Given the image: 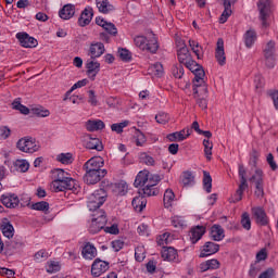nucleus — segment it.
<instances>
[{
    "instance_id": "obj_41",
    "label": "nucleus",
    "mask_w": 278,
    "mask_h": 278,
    "mask_svg": "<svg viewBox=\"0 0 278 278\" xmlns=\"http://www.w3.org/2000/svg\"><path fill=\"white\" fill-rule=\"evenodd\" d=\"M203 188L207 194L212 192V175H210V172L207 170L203 172Z\"/></svg>"
},
{
    "instance_id": "obj_43",
    "label": "nucleus",
    "mask_w": 278,
    "mask_h": 278,
    "mask_svg": "<svg viewBox=\"0 0 278 278\" xmlns=\"http://www.w3.org/2000/svg\"><path fill=\"white\" fill-rule=\"evenodd\" d=\"M30 210H36L37 212H49V202L47 201H41V202H36L30 205Z\"/></svg>"
},
{
    "instance_id": "obj_23",
    "label": "nucleus",
    "mask_w": 278,
    "mask_h": 278,
    "mask_svg": "<svg viewBox=\"0 0 278 278\" xmlns=\"http://www.w3.org/2000/svg\"><path fill=\"white\" fill-rule=\"evenodd\" d=\"M238 0H224V11L219 17V23H227V20L231 16V5H233Z\"/></svg>"
},
{
    "instance_id": "obj_64",
    "label": "nucleus",
    "mask_w": 278,
    "mask_h": 278,
    "mask_svg": "<svg viewBox=\"0 0 278 278\" xmlns=\"http://www.w3.org/2000/svg\"><path fill=\"white\" fill-rule=\"evenodd\" d=\"M258 278H275V269L267 268L258 276Z\"/></svg>"
},
{
    "instance_id": "obj_19",
    "label": "nucleus",
    "mask_w": 278,
    "mask_h": 278,
    "mask_svg": "<svg viewBox=\"0 0 278 278\" xmlns=\"http://www.w3.org/2000/svg\"><path fill=\"white\" fill-rule=\"evenodd\" d=\"M215 58H216L219 66H225V64L227 62V56H225V42L223 41V39L217 40Z\"/></svg>"
},
{
    "instance_id": "obj_10",
    "label": "nucleus",
    "mask_w": 278,
    "mask_h": 278,
    "mask_svg": "<svg viewBox=\"0 0 278 278\" xmlns=\"http://www.w3.org/2000/svg\"><path fill=\"white\" fill-rule=\"evenodd\" d=\"M275 51H276L275 41L273 40L267 42L263 49V55L265 58V66H267V68H275V62H276Z\"/></svg>"
},
{
    "instance_id": "obj_52",
    "label": "nucleus",
    "mask_w": 278,
    "mask_h": 278,
    "mask_svg": "<svg viewBox=\"0 0 278 278\" xmlns=\"http://www.w3.org/2000/svg\"><path fill=\"white\" fill-rule=\"evenodd\" d=\"M31 112L35 114V116H39L40 118H47V116H49V114H51V112H49V110H45V109H42V106L33 108Z\"/></svg>"
},
{
    "instance_id": "obj_17",
    "label": "nucleus",
    "mask_w": 278,
    "mask_h": 278,
    "mask_svg": "<svg viewBox=\"0 0 278 278\" xmlns=\"http://www.w3.org/2000/svg\"><path fill=\"white\" fill-rule=\"evenodd\" d=\"M218 251H220L219 244L212 241H207L202 247L200 257H210V255H214L215 253H218Z\"/></svg>"
},
{
    "instance_id": "obj_20",
    "label": "nucleus",
    "mask_w": 278,
    "mask_h": 278,
    "mask_svg": "<svg viewBox=\"0 0 278 278\" xmlns=\"http://www.w3.org/2000/svg\"><path fill=\"white\" fill-rule=\"evenodd\" d=\"M105 53V46L101 42L91 43L89 47V55L91 60H97Z\"/></svg>"
},
{
    "instance_id": "obj_46",
    "label": "nucleus",
    "mask_w": 278,
    "mask_h": 278,
    "mask_svg": "<svg viewBox=\"0 0 278 278\" xmlns=\"http://www.w3.org/2000/svg\"><path fill=\"white\" fill-rule=\"evenodd\" d=\"M12 108L13 110H17L18 112H21V114H24L25 116L29 114V108L23 105L18 100L13 101Z\"/></svg>"
},
{
    "instance_id": "obj_12",
    "label": "nucleus",
    "mask_w": 278,
    "mask_h": 278,
    "mask_svg": "<svg viewBox=\"0 0 278 278\" xmlns=\"http://www.w3.org/2000/svg\"><path fill=\"white\" fill-rule=\"evenodd\" d=\"M16 38L20 41V45L25 49H34V47H38V40L27 33H17Z\"/></svg>"
},
{
    "instance_id": "obj_32",
    "label": "nucleus",
    "mask_w": 278,
    "mask_h": 278,
    "mask_svg": "<svg viewBox=\"0 0 278 278\" xmlns=\"http://www.w3.org/2000/svg\"><path fill=\"white\" fill-rule=\"evenodd\" d=\"M149 181V172L142 170L139 172L138 175L136 176L134 186L135 188H140V186H147Z\"/></svg>"
},
{
    "instance_id": "obj_3",
    "label": "nucleus",
    "mask_w": 278,
    "mask_h": 278,
    "mask_svg": "<svg viewBox=\"0 0 278 278\" xmlns=\"http://www.w3.org/2000/svg\"><path fill=\"white\" fill-rule=\"evenodd\" d=\"M90 212H93L90 231L92 233H99L101 229L105 228V225L108 224V216H105V211L100 208L90 210Z\"/></svg>"
},
{
    "instance_id": "obj_63",
    "label": "nucleus",
    "mask_w": 278,
    "mask_h": 278,
    "mask_svg": "<svg viewBox=\"0 0 278 278\" xmlns=\"http://www.w3.org/2000/svg\"><path fill=\"white\" fill-rule=\"evenodd\" d=\"M88 94V103H90V105H92L93 108H97V105H99V100H97V94L94 93V90H89Z\"/></svg>"
},
{
    "instance_id": "obj_2",
    "label": "nucleus",
    "mask_w": 278,
    "mask_h": 278,
    "mask_svg": "<svg viewBox=\"0 0 278 278\" xmlns=\"http://www.w3.org/2000/svg\"><path fill=\"white\" fill-rule=\"evenodd\" d=\"M239 179L240 184L238 189L236 190L235 194L230 199V203H238L242 199L244 194V190L249 188V182L247 181V169L244 168L243 164H239Z\"/></svg>"
},
{
    "instance_id": "obj_31",
    "label": "nucleus",
    "mask_w": 278,
    "mask_h": 278,
    "mask_svg": "<svg viewBox=\"0 0 278 278\" xmlns=\"http://www.w3.org/2000/svg\"><path fill=\"white\" fill-rule=\"evenodd\" d=\"M86 129L87 131H99L101 129H105V123L101 119L92 121L89 119L86 123Z\"/></svg>"
},
{
    "instance_id": "obj_21",
    "label": "nucleus",
    "mask_w": 278,
    "mask_h": 278,
    "mask_svg": "<svg viewBox=\"0 0 278 278\" xmlns=\"http://www.w3.org/2000/svg\"><path fill=\"white\" fill-rule=\"evenodd\" d=\"M252 214L257 223V225H262L263 227L268 225V216H266V211L262 207L252 208Z\"/></svg>"
},
{
    "instance_id": "obj_33",
    "label": "nucleus",
    "mask_w": 278,
    "mask_h": 278,
    "mask_svg": "<svg viewBox=\"0 0 278 278\" xmlns=\"http://www.w3.org/2000/svg\"><path fill=\"white\" fill-rule=\"evenodd\" d=\"M178 61L180 64H186L187 62H190V50H188V47L184 45L182 47L179 48L178 50Z\"/></svg>"
},
{
    "instance_id": "obj_25",
    "label": "nucleus",
    "mask_w": 278,
    "mask_h": 278,
    "mask_svg": "<svg viewBox=\"0 0 278 278\" xmlns=\"http://www.w3.org/2000/svg\"><path fill=\"white\" fill-rule=\"evenodd\" d=\"M59 16L63 21H68L75 16V5L74 4H65L60 11Z\"/></svg>"
},
{
    "instance_id": "obj_54",
    "label": "nucleus",
    "mask_w": 278,
    "mask_h": 278,
    "mask_svg": "<svg viewBox=\"0 0 278 278\" xmlns=\"http://www.w3.org/2000/svg\"><path fill=\"white\" fill-rule=\"evenodd\" d=\"M140 160L147 166H154L155 165V159H153V156H151L147 153H141L140 154Z\"/></svg>"
},
{
    "instance_id": "obj_30",
    "label": "nucleus",
    "mask_w": 278,
    "mask_h": 278,
    "mask_svg": "<svg viewBox=\"0 0 278 278\" xmlns=\"http://www.w3.org/2000/svg\"><path fill=\"white\" fill-rule=\"evenodd\" d=\"M96 5L102 14L114 12V5H112L109 0H96Z\"/></svg>"
},
{
    "instance_id": "obj_48",
    "label": "nucleus",
    "mask_w": 278,
    "mask_h": 278,
    "mask_svg": "<svg viewBox=\"0 0 278 278\" xmlns=\"http://www.w3.org/2000/svg\"><path fill=\"white\" fill-rule=\"evenodd\" d=\"M151 73L155 75V77H162L164 75V66L162 63H155L150 67Z\"/></svg>"
},
{
    "instance_id": "obj_42",
    "label": "nucleus",
    "mask_w": 278,
    "mask_h": 278,
    "mask_svg": "<svg viewBox=\"0 0 278 278\" xmlns=\"http://www.w3.org/2000/svg\"><path fill=\"white\" fill-rule=\"evenodd\" d=\"M173 201H175V192H173V189H167L163 197L165 207H170V205H173Z\"/></svg>"
},
{
    "instance_id": "obj_49",
    "label": "nucleus",
    "mask_w": 278,
    "mask_h": 278,
    "mask_svg": "<svg viewBox=\"0 0 278 278\" xmlns=\"http://www.w3.org/2000/svg\"><path fill=\"white\" fill-rule=\"evenodd\" d=\"M172 74L176 79H181V77H184V65H174L172 67Z\"/></svg>"
},
{
    "instance_id": "obj_57",
    "label": "nucleus",
    "mask_w": 278,
    "mask_h": 278,
    "mask_svg": "<svg viewBox=\"0 0 278 278\" xmlns=\"http://www.w3.org/2000/svg\"><path fill=\"white\" fill-rule=\"evenodd\" d=\"M129 125V122L125 121L119 124H112L111 129L112 131H115L116 134H123V129Z\"/></svg>"
},
{
    "instance_id": "obj_59",
    "label": "nucleus",
    "mask_w": 278,
    "mask_h": 278,
    "mask_svg": "<svg viewBox=\"0 0 278 278\" xmlns=\"http://www.w3.org/2000/svg\"><path fill=\"white\" fill-rule=\"evenodd\" d=\"M169 119H170V117H168V114H166L164 112L155 115V121L160 125H166V123H168Z\"/></svg>"
},
{
    "instance_id": "obj_29",
    "label": "nucleus",
    "mask_w": 278,
    "mask_h": 278,
    "mask_svg": "<svg viewBox=\"0 0 278 278\" xmlns=\"http://www.w3.org/2000/svg\"><path fill=\"white\" fill-rule=\"evenodd\" d=\"M190 233H191L190 240H191L192 244H197V242L199 240H201V238H203V236H205V227L197 226L191 229Z\"/></svg>"
},
{
    "instance_id": "obj_11",
    "label": "nucleus",
    "mask_w": 278,
    "mask_h": 278,
    "mask_svg": "<svg viewBox=\"0 0 278 278\" xmlns=\"http://www.w3.org/2000/svg\"><path fill=\"white\" fill-rule=\"evenodd\" d=\"M110 270V263L101 258H96L91 265V275L92 277H101L103 273Z\"/></svg>"
},
{
    "instance_id": "obj_35",
    "label": "nucleus",
    "mask_w": 278,
    "mask_h": 278,
    "mask_svg": "<svg viewBox=\"0 0 278 278\" xmlns=\"http://www.w3.org/2000/svg\"><path fill=\"white\" fill-rule=\"evenodd\" d=\"M86 149L103 151V143H101V140L99 138L90 137L89 140L86 142Z\"/></svg>"
},
{
    "instance_id": "obj_1",
    "label": "nucleus",
    "mask_w": 278,
    "mask_h": 278,
    "mask_svg": "<svg viewBox=\"0 0 278 278\" xmlns=\"http://www.w3.org/2000/svg\"><path fill=\"white\" fill-rule=\"evenodd\" d=\"M134 42L136 47L141 49V51H149V53H157V49H160V45H157V38L153 33L148 34L147 37L136 36Z\"/></svg>"
},
{
    "instance_id": "obj_44",
    "label": "nucleus",
    "mask_w": 278,
    "mask_h": 278,
    "mask_svg": "<svg viewBox=\"0 0 278 278\" xmlns=\"http://www.w3.org/2000/svg\"><path fill=\"white\" fill-rule=\"evenodd\" d=\"M14 166L20 173H27L29 170V162L27 160H16Z\"/></svg>"
},
{
    "instance_id": "obj_22",
    "label": "nucleus",
    "mask_w": 278,
    "mask_h": 278,
    "mask_svg": "<svg viewBox=\"0 0 278 278\" xmlns=\"http://www.w3.org/2000/svg\"><path fill=\"white\" fill-rule=\"evenodd\" d=\"M92 16H94L92 8H86L78 18V24L80 25V27H86V25H90V23L92 22Z\"/></svg>"
},
{
    "instance_id": "obj_40",
    "label": "nucleus",
    "mask_w": 278,
    "mask_h": 278,
    "mask_svg": "<svg viewBox=\"0 0 278 278\" xmlns=\"http://www.w3.org/2000/svg\"><path fill=\"white\" fill-rule=\"evenodd\" d=\"M114 190L119 197H125V194H127V192L129 190V186L127 185L126 181L122 180V181L115 184Z\"/></svg>"
},
{
    "instance_id": "obj_53",
    "label": "nucleus",
    "mask_w": 278,
    "mask_h": 278,
    "mask_svg": "<svg viewBox=\"0 0 278 278\" xmlns=\"http://www.w3.org/2000/svg\"><path fill=\"white\" fill-rule=\"evenodd\" d=\"M162 180V178L160 177V175H153V174H148V186H152V188H155L157 186V184H160V181Z\"/></svg>"
},
{
    "instance_id": "obj_36",
    "label": "nucleus",
    "mask_w": 278,
    "mask_h": 278,
    "mask_svg": "<svg viewBox=\"0 0 278 278\" xmlns=\"http://www.w3.org/2000/svg\"><path fill=\"white\" fill-rule=\"evenodd\" d=\"M0 229L4 238H14V226H12L10 222H3Z\"/></svg>"
},
{
    "instance_id": "obj_6",
    "label": "nucleus",
    "mask_w": 278,
    "mask_h": 278,
    "mask_svg": "<svg viewBox=\"0 0 278 278\" xmlns=\"http://www.w3.org/2000/svg\"><path fill=\"white\" fill-rule=\"evenodd\" d=\"M108 199L105 189H98L88 198L87 207L89 210H99Z\"/></svg>"
},
{
    "instance_id": "obj_47",
    "label": "nucleus",
    "mask_w": 278,
    "mask_h": 278,
    "mask_svg": "<svg viewBox=\"0 0 278 278\" xmlns=\"http://www.w3.org/2000/svg\"><path fill=\"white\" fill-rule=\"evenodd\" d=\"M142 192L146 197H157V194H160V189L146 185V187L142 189Z\"/></svg>"
},
{
    "instance_id": "obj_7",
    "label": "nucleus",
    "mask_w": 278,
    "mask_h": 278,
    "mask_svg": "<svg viewBox=\"0 0 278 278\" xmlns=\"http://www.w3.org/2000/svg\"><path fill=\"white\" fill-rule=\"evenodd\" d=\"M250 184H254V194L257 199L264 197V172L256 168L254 175L249 179Z\"/></svg>"
},
{
    "instance_id": "obj_38",
    "label": "nucleus",
    "mask_w": 278,
    "mask_h": 278,
    "mask_svg": "<svg viewBox=\"0 0 278 278\" xmlns=\"http://www.w3.org/2000/svg\"><path fill=\"white\" fill-rule=\"evenodd\" d=\"M71 176L68 173L64 172V169L56 168L52 170V184H58L62 181L65 177Z\"/></svg>"
},
{
    "instance_id": "obj_8",
    "label": "nucleus",
    "mask_w": 278,
    "mask_h": 278,
    "mask_svg": "<svg viewBox=\"0 0 278 278\" xmlns=\"http://www.w3.org/2000/svg\"><path fill=\"white\" fill-rule=\"evenodd\" d=\"M16 147L23 153H36L39 149L38 144H36V139L31 137H24L20 139Z\"/></svg>"
},
{
    "instance_id": "obj_56",
    "label": "nucleus",
    "mask_w": 278,
    "mask_h": 278,
    "mask_svg": "<svg viewBox=\"0 0 278 278\" xmlns=\"http://www.w3.org/2000/svg\"><path fill=\"white\" fill-rule=\"evenodd\" d=\"M58 162H61V164H71L73 160V154L71 153H61L56 156Z\"/></svg>"
},
{
    "instance_id": "obj_45",
    "label": "nucleus",
    "mask_w": 278,
    "mask_h": 278,
    "mask_svg": "<svg viewBox=\"0 0 278 278\" xmlns=\"http://www.w3.org/2000/svg\"><path fill=\"white\" fill-rule=\"evenodd\" d=\"M203 147H204V155L206 160L210 162L212 160V149H214V143H212L208 139H204Z\"/></svg>"
},
{
    "instance_id": "obj_39",
    "label": "nucleus",
    "mask_w": 278,
    "mask_h": 278,
    "mask_svg": "<svg viewBox=\"0 0 278 278\" xmlns=\"http://www.w3.org/2000/svg\"><path fill=\"white\" fill-rule=\"evenodd\" d=\"M244 40H245V47L248 49H251L253 45L255 43V40H257V35L255 34V30H248L244 35Z\"/></svg>"
},
{
    "instance_id": "obj_15",
    "label": "nucleus",
    "mask_w": 278,
    "mask_h": 278,
    "mask_svg": "<svg viewBox=\"0 0 278 278\" xmlns=\"http://www.w3.org/2000/svg\"><path fill=\"white\" fill-rule=\"evenodd\" d=\"M103 166V159L102 157H91L84 164V169L86 172L98 173L103 172L101 167Z\"/></svg>"
},
{
    "instance_id": "obj_24",
    "label": "nucleus",
    "mask_w": 278,
    "mask_h": 278,
    "mask_svg": "<svg viewBox=\"0 0 278 278\" xmlns=\"http://www.w3.org/2000/svg\"><path fill=\"white\" fill-rule=\"evenodd\" d=\"M189 136L190 129H182L180 131L167 135V140H169V142H184V140H186V138H188Z\"/></svg>"
},
{
    "instance_id": "obj_62",
    "label": "nucleus",
    "mask_w": 278,
    "mask_h": 278,
    "mask_svg": "<svg viewBox=\"0 0 278 278\" xmlns=\"http://www.w3.org/2000/svg\"><path fill=\"white\" fill-rule=\"evenodd\" d=\"M185 66L187 68H189V71H191V73H194L195 71H198L199 68H201V65L199 63H197V61L190 59L189 62H187L185 64Z\"/></svg>"
},
{
    "instance_id": "obj_51",
    "label": "nucleus",
    "mask_w": 278,
    "mask_h": 278,
    "mask_svg": "<svg viewBox=\"0 0 278 278\" xmlns=\"http://www.w3.org/2000/svg\"><path fill=\"white\" fill-rule=\"evenodd\" d=\"M262 271V266H260V263L255 262L250 266L249 270V277L256 278L257 274Z\"/></svg>"
},
{
    "instance_id": "obj_27",
    "label": "nucleus",
    "mask_w": 278,
    "mask_h": 278,
    "mask_svg": "<svg viewBox=\"0 0 278 278\" xmlns=\"http://www.w3.org/2000/svg\"><path fill=\"white\" fill-rule=\"evenodd\" d=\"M178 256L175 248H164L161 252V257L165 262H176Z\"/></svg>"
},
{
    "instance_id": "obj_14",
    "label": "nucleus",
    "mask_w": 278,
    "mask_h": 278,
    "mask_svg": "<svg viewBox=\"0 0 278 278\" xmlns=\"http://www.w3.org/2000/svg\"><path fill=\"white\" fill-rule=\"evenodd\" d=\"M0 201L2 205H4V207H9L10 210L18 207V204L21 203V199H18V195H16V193L2 194Z\"/></svg>"
},
{
    "instance_id": "obj_37",
    "label": "nucleus",
    "mask_w": 278,
    "mask_h": 278,
    "mask_svg": "<svg viewBox=\"0 0 278 278\" xmlns=\"http://www.w3.org/2000/svg\"><path fill=\"white\" fill-rule=\"evenodd\" d=\"M180 181L185 188H187V186H193L194 185V175L190 170L184 172L180 177Z\"/></svg>"
},
{
    "instance_id": "obj_4",
    "label": "nucleus",
    "mask_w": 278,
    "mask_h": 278,
    "mask_svg": "<svg viewBox=\"0 0 278 278\" xmlns=\"http://www.w3.org/2000/svg\"><path fill=\"white\" fill-rule=\"evenodd\" d=\"M51 188L53 192H65V190H72V192H77L79 190V184L71 176H67L59 182H51Z\"/></svg>"
},
{
    "instance_id": "obj_34",
    "label": "nucleus",
    "mask_w": 278,
    "mask_h": 278,
    "mask_svg": "<svg viewBox=\"0 0 278 278\" xmlns=\"http://www.w3.org/2000/svg\"><path fill=\"white\" fill-rule=\"evenodd\" d=\"M131 204L136 212H142L147 207V199L142 195L136 197L132 199Z\"/></svg>"
},
{
    "instance_id": "obj_60",
    "label": "nucleus",
    "mask_w": 278,
    "mask_h": 278,
    "mask_svg": "<svg viewBox=\"0 0 278 278\" xmlns=\"http://www.w3.org/2000/svg\"><path fill=\"white\" fill-rule=\"evenodd\" d=\"M119 53V58L121 60H123V62H129V60H131V52H129V50L121 48L118 50Z\"/></svg>"
},
{
    "instance_id": "obj_26",
    "label": "nucleus",
    "mask_w": 278,
    "mask_h": 278,
    "mask_svg": "<svg viewBox=\"0 0 278 278\" xmlns=\"http://www.w3.org/2000/svg\"><path fill=\"white\" fill-rule=\"evenodd\" d=\"M211 238L215 242H220V240L225 239V229L220 225H213L211 227Z\"/></svg>"
},
{
    "instance_id": "obj_55",
    "label": "nucleus",
    "mask_w": 278,
    "mask_h": 278,
    "mask_svg": "<svg viewBox=\"0 0 278 278\" xmlns=\"http://www.w3.org/2000/svg\"><path fill=\"white\" fill-rule=\"evenodd\" d=\"M241 225H242L243 229H247V231L251 230V217L249 216V213L242 214Z\"/></svg>"
},
{
    "instance_id": "obj_13",
    "label": "nucleus",
    "mask_w": 278,
    "mask_h": 278,
    "mask_svg": "<svg viewBox=\"0 0 278 278\" xmlns=\"http://www.w3.org/2000/svg\"><path fill=\"white\" fill-rule=\"evenodd\" d=\"M105 175H108V169H102V172H86L84 181L87 182L88 186H94V184H99Z\"/></svg>"
},
{
    "instance_id": "obj_5",
    "label": "nucleus",
    "mask_w": 278,
    "mask_h": 278,
    "mask_svg": "<svg viewBox=\"0 0 278 278\" xmlns=\"http://www.w3.org/2000/svg\"><path fill=\"white\" fill-rule=\"evenodd\" d=\"M257 10L262 26L268 27V18H270V14L273 13V0H260L257 2Z\"/></svg>"
},
{
    "instance_id": "obj_50",
    "label": "nucleus",
    "mask_w": 278,
    "mask_h": 278,
    "mask_svg": "<svg viewBox=\"0 0 278 278\" xmlns=\"http://www.w3.org/2000/svg\"><path fill=\"white\" fill-rule=\"evenodd\" d=\"M60 268L61 266L59 262L50 261L47 265V273H49L50 275L53 273H60Z\"/></svg>"
},
{
    "instance_id": "obj_58",
    "label": "nucleus",
    "mask_w": 278,
    "mask_h": 278,
    "mask_svg": "<svg viewBox=\"0 0 278 278\" xmlns=\"http://www.w3.org/2000/svg\"><path fill=\"white\" fill-rule=\"evenodd\" d=\"M147 142V137L142 131L137 130L136 132V146L137 147H144V143Z\"/></svg>"
},
{
    "instance_id": "obj_28",
    "label": "nucleus",
    "mask_w": 278,
    "mask_h": 278,
    "mask_svg": "<svg viewBox=\"0 0 278 278\" xmlns=\"http://www.w3.org/2000/svg\"><path fill=\"white\" fill-rule=\"evenodd\" d=\"M83 257L85 260H94L97 256V248L92 243L87 242L81 251Z\"/></svg>"
},
{
    "instance_id": "obj_16",
    "label": "nucleus",
    "mask_w": 278,
    "mask_h": 278,
    "mask_svg": "<svg viewBox=\"0 0 278 278\" xmlns=\"http://www.w3.org/2000/svg\"><path fill=\"white\" fill-rule=\"evenodd\" d=\"M96 24L99 25V27H102L109 36H118V28H116V25L112 22L105 21L103 17L99 16L96 17Z\"/></svg>"
},
{
    "instance_id": "obj_18",
    "label": "nucleus",
    "mask_w": 278,
    "mask_h": 278,
    "mask_svg": "<svg viewBox=\"0 0 278 278\" xmlns=\"http://www.w3.org/2000/svg\"><path fill=\"white\" fill-rule=\"evenodd\" d=\"M86 68L89 79L94 81L97 75H99V71H101V63L94 61V59L88 60Z\"/></svg>"
},
{
    "instance_id": "obj_9",
    "label": "nucleus",
    "mask_w": 278,
    "mask_h": 278,
    "mask_svg": "<svg viewBox=\"0 0 278 278\" xmlns=\"http://www.w3.org/2000/svg\"><path fill=\"white\" fill-rule=\"evenodd\" d=\"M193 94H199V88H202L204 92H207V87L205 86V70L203 66H200L198 70L193 72Z\"/></svg>"
},
{
    "instance_id": "obj_61",
    "label": "nucleus",
    "mask_w": 278,
    "mask_h": 278,
    "mask_svg": "<svg viewBox=\"0 0 278 278\" xmlns=\"http://www.w3.org/2000/svg\"><path fill=\"white\" fill-rule=\"evenodd\" d=\"M12 135V130L8 126H1L0 127V138L2 140H8V138Z\"/></svg>"
}]
</instances>
